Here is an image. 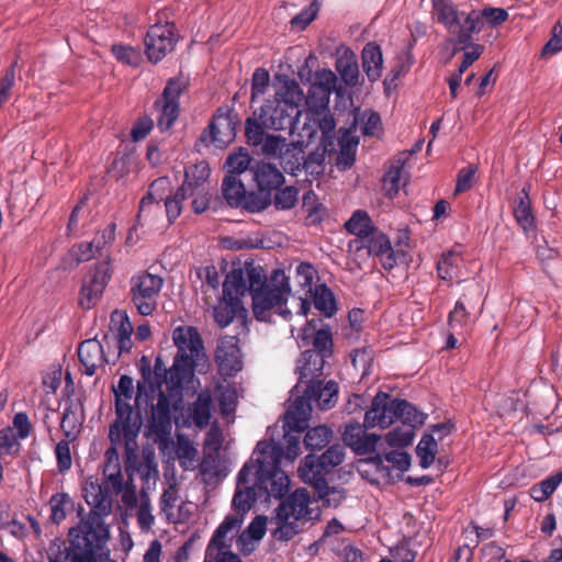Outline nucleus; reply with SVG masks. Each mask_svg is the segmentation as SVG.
Here are the masks:
<instances>
[{
	"mask_svg": "<svg viewBox=\"0 0 562 562\" xmlns=\"http://www.w3.org/2000/svg\"><path fill=\"white\" fill-rule=\"evenodd\" d=\"M189 79L182 75L169 78L161 95L154 102L156 124L160 132L169 131L180 114V95L188 89Z\"/></svg>",
	"mask_w": 562,
	"mask_h": 562,
	"instance_id": "f8f14e48",
	"label": "nucleus"
},
{
	"mask_svg": "<svg viewBox=\"0 0 562 562\" xmlns=\"http://www.w3.org/2000/svg\"><path fill=\"white\" fill-rule=\"evenodd\" d=\"M71 499L66 493H56L49 499L50 506V521L59 525L66 518V505L70 504Z\"/></svg>",
	"mask_w": 562,
	"mask_h": 562,
	"instance_id": "864d4df0",
	"label": "nucleus"
},
{
	"mask_svg": "<svg viewBox=\"0 0 562 562\" xmlns=\"http://www.w3.org/2000/svg\"><path fill=\"white\" fill-rule=\"evenodd\" d=\"M402 169L398 166H391L383 177L384 189L389 198H394L400 191Z\"/></svg>",
	"mask_w": 562,
	"mask_h": 562,
	"instance_id": "774afa93",
	"label": "nucleus"
},
{
	"mask_svg": "<svg viewBox=\"0 0 562 562\" xmlns=\"http://www.w3.org/2000/svg\"><path fill=\"white\" fill-rule=\"evenodd\" d=\"M460 14H463V18H459L448 32L454 37L457 44L468 47L473 41V35L481 32L484 21L480 20L479 11L475 10L469 13L461 11Z\"/></svg>",
	"mask_w": 562,
	"mask_h": 562,
	"instance_id": "c85d7f7f",
	"label": "nucleus"
},
{
	"mask_svg": "<svg viewBox=\"0 0 562 562\" xmlns=\"http://www.w3.org/2000/svg\"><path fill=\"white\" fill-rule=\"evenodd\" d=\"M251 166V158L244 148H239L238 151L229 154L225 161L227 175H236L237 177L245 171L250 172Z\"/></svg>",
	"mask_w": 562,
	"mask_h": 562,
	"instance_id": "de8ad7c7",
	"label": "nucleus"
},
{
	"mask_svg": "<svg viewBox=\"0 0 562 562\" xmlns=\"http://www.w3.org/2000/svg\"><path fill=\"white\" fill-rule=\"evenodd\" d=\"M561 483L562 471H558L541 482L533 484L529 490V495L536 502H544L553 494Z\"/></svg>",
	"mask_w": 562,
	"mask_h": 562,
	"instance_id": "a18cd8bd",
	"label": "nucleus"
},
{
	"mask_svg": "<svg viewBox=\"0 0 562 562\" xmlns=\"http://www.w3.org/2000/svg\"><path fill=\"white\" fill-rule=\"evenodd\" d=\"M142 362H144L140 367L143 381L137 382L135 403L138 405L143 394H145L146 398H149L157 392V403L150 406L147 427L151 434L162 438L170 435L172 428L170 400L161 390V382L154 383L151 381V370L149 364L146 363V357L142 358Z\"/></svg>",
	"mask_w": 562,
	"mask_h": 562,
	"instance_id": "0eeeda50",
	"label": "nucleus"
},
{
	"mask_svg": "<svg viewBox=\"0 0 562 562\" xmlns=\"http://www.w3.org/2000/svg\"><path fill=\"white\" fill-rule=\"evenodd\" d=\"M283 428L285 440L284 458L289 461H293L300 453L301 432L304 430L290 429L289 426L285 425V422L283 423Z\"/></svg>",
	"mask_w": 562,
	"mask_h": 562,
	"instance_id": "6e6d98bb",
	"label": "nucleus"
},
{
	"mask_svg": "<svg viewBox=\"0 0 562 562\" xmlns=\"http://www.w3.org/2000/svg\"><path fill=\"white\" fill-rule=\"evenodd\" d=\"M254 465L245 463L237 474V487L232 501L233 508L237 514L245 516L256 501H262L257 492V485L249 484V476L252 474Z\"/></svg>",
	"mask_w": 562,
	"mask_h": 562,
	"instance_id": "412c9836",
	"label": "nucleus"
},
{
	"mask_svg": "<svg viewBox=\"0 0 562 562\" xmlns=\"http://www.w3.org/2000/svg\"><path fill=\"white\" fill-rule=\"evenodd\" d=\"M315 491L318 494V499L323 501V504L327 507L336 508L346 498V494H345L344 490H339L336 487H329L327 481H326V487L315 488Z\"/></svg>",
	"mask_w": 562,
	"mask_h": 562,
	"instance_id": "680f3d73",
	"label": "nucleus"
},
{
	"mask_svg": "<svg viewBox=\"0 0 562 562\" xmlns=\"http://www.w3.org/2000/svg\"><path fill=\"white\" fill-rule=\"evenodd\" d=\"M313 304L315 308L326 317H331L337 312L334 293L325 283L315 286L313 291Z\"/></svg>",
	"mask_w": 562,
	"mask_h": 562,
	"instance_id": "a19ab883",
	"label": "nucleus"
},
{
	"mask_svg": "<svg viewBox=\"0 0 562 562\" xmlns=\"http://www.w3.org/2000/svg\"><path fill=\"white\" fill-rule=\"evenodd\" d=\"M177 353L168 371V390L178 391L189 382L198 361L205 356L202 338L193 326H179L172 333Z\"/></svg>",
	"mask_w": 562,
	"mask_h": 562,
	"instance_id": "20e7f679",
	"label": "nucleus"
},
{
	"mask_svg": "<svg viewBox=\"0 0 562 562\" xmlns=\"http://www.w3.org/2000/svg\"><path fill=\"white\" fill-rule=\"evenodd\" d=\"M324 364L325 360L317 352L311 350L303 351L297 360L296 373L299 374V380L292 389V394L301 393V389L311 381L321 380Z\"/></svg>",
	"mask_w": 562,
	"mask_h": 562,
	"instance_id": "5701e85b",
	"label": "nucleus"
},
{
	"mask_svg": "<svg viewBox=\"0 0 562 562\" xmlns=\"http://www.w3.org/2000/svg\"><path fill=\"white\" fill-rule=\"evenodd\" d=\"M336 70L347 86L355 87L358 85L359 67L356 55L351 50H345V53L336 59Z\"/></svg>",
	"mask_w": 562,
	"mask_h": 562,
	"instance_id": "4c0bfd02",
	"label": "nucleus"
},
{
	"mask_svg": "<svg viewBox=\"0 0 562 562\" xmlns=\"http://www.w3.org/2000/svg\"><path fill=\"white\" fill-rule=\"evenodd\" d=\"M345 228L350 234L358 236L362 241L376 227L372 225V221L366 211L358 210L345 223Z\"/></svg>",
	"mask_w": 562,
	"mask_h": 562,
	"instance_id": "37998d69",
	"label": "nucleus"
},
{
	"mask_svg": "<svg viewBox=\"0 0 562 562\" xmlns=\"http://www.w3.org/2000/svg\"><path fill=\"white\" fill-rule=\"evenodd\" d=\"M327 449L321 454H307L299 468L300 477L314 488L326 487L327 475L338 465H340L346 457L344 445L334 443L327 446Z\"/></svg>",
	"mask_w": 562,
	"mask_h": 562,
	"instance_id": "1a4fd4ad",
	"label": "nucleus"
},
{
	"mask_svg": "<svg viewBox=\"0 0 562 562\" xmlns=\"http://www.w3.org/2000/svg\"><path fill=\"white\" fill-rule=\"evenodd\" d=\"M384 460L400 472H405L411 465V456L405 451L393 450L385 453L384 459L376 454L368 459V463L371 464L375 472L382 477H391V467L384 464Z\"/></svg>",
	"mask_w": 562,
	"mask_h": 562,
	"instance_id": "c756f323",
	"label": "nucleus"
},
{
	"mask_svg": "<svg viewBox=\"0 0 562 562\" xmlns=\"http://www.w3.org/2000/svg\"><path fill=\"white\" fill-rule=\"evenodd\" d=\"M169 184V180L166 177L154 180L147 193L142 198L139 202V210L136 215V224L144 225L142 220L145 222L149 220L151 215L161 213V201H165V211L169 223H172L181 213L182 202L189 196L184 193V189L178 188L172 196H167L166 190Z\"/></svg>",
	"mask_w": 562,
	"mask_h": 562,
	"instance_id": "6e6552de",
	"label": "nucleus"
},
{
	"mask_svg": "<svg viewBox=\"0 0 562 562\" xmlns=\"http://www.w3.org/2000/svg\"><path fill=\"white\" fill-rule=\"evenodd\" d=\"M366 426L359 423L346 425L342 439L346 446L350 447L358 456L369 454L375 451L380 436L367 434Z\"/></svg>",
	"mask_w": 562,
	"mask_h": 562,
	"instance_id": "a878e982",
	"label": "nucleus"
},
{
	"mask_svg": "<svg viewBox=\"0 0 562 562\" xmlns=\"http://www.w3.org/2000/svg\"><path fill=\"white\" fill-rule=\"evenodd\" d=\"M514 216L518 225L528 233L535 228V216L531 211L529 187H524L514 204Z\"/></svg>",
	"mask_w": 562,
	"mask_h": 562,
	"instance_id": "f704fd0d",
	"label": "nucleus"
},
{
	"mask_svg": "<svg viewBox=\"0 0 562 562\" xmlns=\"http://www.w3.org/2000/svg\"><path fill=\"white\" fill-rule=\"evenodd\" d=\"M434 14L437 18V21L445 25L448 30H451L454 26V22L459 18H463V14H460L461 11H458L456 5L451 0H431Z\"/></svg>",
	"mask_w": 562,
	"mask_h": 562,
	"instance_id": "c03bdc74",
	"label": "nucleus"
},
{
	"mask_svg": "<svg viewBox=\"0 0 562 562\" xmlns=\"http://www.w3.org/2000/svg\"><path fill=\"white\" fill-rule=\"evenodd\" d=\"M400 405H405L401 398H391L387 393L378 392L372 400L371 408L364 414V426L389 428L398 418Z\"/></svg>",
	"mask_w": 562,
	"mask_h": 562,
	"instance_id": "dca6fc26",
	"label": "nucleus"
},
{
	"mask_svg": "<svg viewBox=\"0 0 562 562\" xmlns=\"http://www.w3.org/2000/svg\"><path fill=\"white\" fill-rule=\"evenodd\" d=\"M255 474L257 492L262 496V502H269L271 497L281 499L270 518V524L274 526L271 536L277 541L292 540L303 531L306 521L319 518L321 510L310 507L311 494L306 488H296L285 497L290 488V479L282 469L257 470Z\"/></svg>",
	"mask_w": 562,
	"mask_h": 562,
	"instance_id": "f257e3e1",
	"label": "nucleus"
},
{
	"mask_svg": "<svg viewBox=\"0 0 562 562\" xmlns=\"http://www.w3.org/2000/svg\"><path fill=\"white\" fill-rule=\"evenodd\" d=\"M382 50L378 44L370 42L362 50V67L370 81H376L382 71Z\"/></svg>",
	"mask_w": 562,
	"mask_h": 562,
	"instance_id": "72a5a7b5",
	"label": "nucleus"
},
{
	"mask_svg": "<svg viewBox=\"0 0 562 562\" xmlns=\"http://www.w3.org/2000/svg\"><path fill=\"white\" fill-rule=\"evenodd\" d=\"M162 285L164 279L160 276L147 271L132 277L130 295L140 315H150L156 310Z\"/></svg>",
	"mask_w": 562,
	"mask_h": 562,
	"instance_id": "ddd939ff",
	"label": "nucleus"
},
{
	"mask_svg": "<svg viewBox=\"0 0 562 562\" xmlns=\"http://www.w3.org/2000/svg\"><path fill=\"white\" fill-rule=\"evenodd\" d=\"M74 439H63L60 440L55 448V454L57 460V468L60 473L68 471L71 468L72 460L69 443Z\"/></svg>",
	"mask_w": 562,
	"mask_h": 562,
	"instance_id": "0e129e2a",
	"label": "nucleus"
},
{
	"mask_svg": "<svg viewBox=\"0 0 562 562\" xmlns=\"http://www.w3.org/2000/svg\"><path fill=\"white\" fill-rule=\"evenodd\" d=\"M78 358L82 367V373L92 376L97 370L109 363L103 346L97 339H87L78 347Z\"/></svg>",
	"mask_w": 562,
	"mask_h": 562,
	"instance_id": "cd10ccee",
	"label": "nucleus"
},
{
	"mask_svg": "<svg viewBox=\"0 0 562 562\" xmlns=\"http://www.w3.org/2000/svg\"><path fill=\"white\" fill-rule=\"evenodd\" d=\"M362 246L368 249L370 255H374L385 270H392L398 262L405 260L406 252L403 249H394L390 238L381 231L375 228L362 241Z\"/></svg>",
	"mask_w": 562,
	"mask_h": 562,
	"instance_id": "aec40b11",
	"label": "nucleus"
},
{
	"mask_svg": "<svg viewBox=\"0 0 562 562\" xmlns=\"http://www.w3.org/2000/svg\"><path fill=\"white\" fill-rule=\"evenodd\" d=\"M482 288L479 284L469 285L454 308L448 315V326L453 333H461L471 322L474 311H482Z\"/></svg>",
	"mask_w": 562,
	"mask_h": 562,
	"instance_id": "2eb2a0df",
	"label": "nucleus"
},
{
	"mask_svg": "<svg viewBox=\"0 0 562 562\" xmlns=\"http://www.w3.org/2000/svg\"><path fill=\"white\" fill-rule=\"evenodd\" d=\"M111 279L110 259L95 265L88 276L85 277L79 296V305L91 308L101 297L108 282Z\"/></svg>",
	"mask_w": 562,
	"mask_h": 562,
	"instance_id": "f3484780",
	"label": "nucleus"
},
{
	"mask_svg": "<svg viewBox=\"0 0 562 562\" xmlns=\"http://www.w3.org/2000/svg\"><path fill=\"white\" fill-rule=\"evenodd\" d=\"M83 497L91 507V514L99 517L106 516L112 510V501L108 491L98 483H86L83 487Z\"/></svg>",
	"mask_w": 562,
	"mask_h": 562,
	"instance_id": "7c9ffc66",
	"label": "nucleus"
},
{
	"mask_svg": "<svg viewBox=\"0 0 562 562\" xmlns=\"http://www.w3.org/2000/svg\"><path fill=\"white\" fill-rule=\"evenodd\" d=\"M299 139L286 144L279 155L283 170L292 176H299L302 171L307 176L317 178L324 172L326 149L315 148L307 155L304 147L315 137V123L304 122L297 132Z\"/></svg>",
	"mask_w": 562,
	"mask_h": 562,
	"instance_id": "39448f33",
	"label": "nucleus"
},
{
	"mask_svg": "<svg viewBox=\"0 0 562 562\" xmlns=\"http://www.w3.org/2000/svg\"><path fill=\"white\" fill-rule=\"evenodd\" d=\"M405 405H400V414L397 420H402L403 425L415 428L424 423V415L406 400H401Z\"/></svg>",
	"mask_w": 562,
	"mask_h": 562,
	"instance_id": "4d7b16f0",
	"label": "nucleus"
},
{
	"mask_svg": "<svg viewBox=\"0 0 562 562\" xmlns=\"http://www.w3.org/2000/svg\"><path fill=\"white\" fill-rule=\"evenodd\" d=\"M136 470L144 484L148 485L151 480L156 482L159 472L157 469L155 453L153 451L144 452L143 460L139 462Z\"/></svg>",
	"mask_w": 562,
	"mask_h": 562,
	"instance_id": "603ef678",
	"label": "nucleus"
},
{
	"mask_svg": "<svg viewBox=\"0 0 562 562\" xmlns=\"http://www.w3.org/2000/svg\"><path fill=\"white\" fill-rule=\"evenodd\" d=\"M238 342L236 336L222 337L217 342L215 360L220 370L227 375H233L243 368Z\"/></svg>",
	"mask_w": 562,
	"mask_h": 562,
	"instance_id": "4be33fe9",
	"label": "nucleus"
},
{
	"mask_svg": "<svg viewBox=\"0 0 562 562\" xmlns=\"http://www.w3.org/2000/svg\"><path fill=\"white\" fill-rule=\"evenodd\" d=\"M303 91L299 82L286 76L280 81L273 99H268L260 108L259 120L274 131H289L290 135L301 131L300 116Z\"/></svg>",
	"mask_w": 562,
	"mask_h": 562,
	"instance_id": "7ed1b4c3",
	"label": "nucleus"
},
{
	"mask_svg": "<svg viewBox=\"0 0 562 562\" xmlns=\"http://www.w3.org/2000/svg\"><path fill=\"white\" fill-rule=\"evenodd\" d=\"M333 438V430L326 425H318L310 428L303 439L306 450L311 452L319 451L326 448Z\"/></svg>",
	"mask_w": 562,
	"mask_h": 562,
	"instance_id": "ea45409f",
	"label": "nucleus"
},
{
	"mask_svg": "<svg viewBox=\"0 0 562 562\" xmlns=\"http://www.w3.org/2000/svg\"><path fill=\"white\" fill-rule=\"evenodd\" d=\"M299 192V189L294 186L281 187L273 192L271 204L277 210H290L297 203Z\"/></svg>",
	"mask_w": 562,
	"mask_h": 562,
	"instance_id": "09e8293b",
	"label": "nucleus"
},
{
	"mask_svg": "<svg viewBox=\"0 0 562 562\" xmlns=\"http://www.w3.org/2000/svg\"><path fill=\"white\" fill-rule=\"evenodd\" d=\"M115 228L116 224L110 223L109 225H106L104 229L98 232L94 235L93 239L91 240V244L95 248L98 254L101 255V251L103 249L112 245V243L115 239Z\"/></svg>",
	"mask_w": 562,
	"mask_h": 562,
	"instance_id": "338daca9",
	"label": "nucleus"
},
{
	"mask_svg": "<svg viewBox=\"0 0 562 562\" xmlns=\"http://www.w3.org/2000/svg\"><path fill=\"white\" fill-rule=\"evenodd\" d=\"M562 50V25L557 23L553 25L549 41L543 45L540 57L548 58Z\"/></svg>",
	"mask_w": 562,
	"mask_h": 562,
	"instance_id": "13d9d810",
	"label": "nucleus"
},
{
	"mask_svg": "<svg viewBox=\"0 0 562 562\" xmlns=\"http://www.w3.org/2000/svg\"><path fill=\"white\" fill-rule=\"evenodd\" d=\"M333 336L328 326L315 331L311 351L317 352L325 360L333 355Z\"/></svg>",
	"mask_w": 562,
	"mask_h": 562,
	"instance_id": "8fccbe9b",
	"label": "nucleus"
},
{
	"mask_svg": "<svg viewBox=\"0 0 562 562\" xmlns=\"http://www.w3.org/2000/svg\"><path fill=\"white\" fill-rule=\"evenodd\" d=\"M265 128H267L262 122L256 116L246 119L245 122V136L247 143L252 146H258L262 143L265 135Z\"/></svg>",
	"mask_w": 562,
	"mask_h": 562,
	"instance_id": "5fc2aeb1",
	"label": "nucleus"
},
{
	"mask_svg": "<svg viewBox=\"0 0 562 562\" xmlns=\"http://www.w3.org/2000/svg\"><path fill=\"white\" fill-rule=\"evenodd\" d=\"M209 164L204 160L199 161L186 169L184 180L180 189H184L188 195H194L195 192L206 190V182L210 177Z\"/></svg>",
	"mask_w": 562,
	"mask_h": 562,
	"instance_id": "2f4dec72",
	"label": "nucleus"
},
{
	"mask_svg": "<svg viewBox=\"0 0 562 562\" xmlns=\"http://www.w3.org/2000/svg\"><path fill=\"white\" fill-rule=\"evenodd\" d=\"M338 384L330 380L323 384L322 380L311 381L294 394L295 400L285 413V425L290 429L305 430L314 402L321 409L331 408L338 398Z\"/></svg>",
	"mask_w": 562,
	"mask_h": 562,
	"instance_id": "423d86ee",
	"label": "nucleus"
},
{
	"mask_svg": "<svg viewBox=\"0 0 562 562\" xmlns=\"http://www.w3.org/2000/svg\"><path fill=\"white\" fill-rule=\"evenodd\" d=\"M18 60H14L0 79V108L9 100L10 91L15 83Z\"/></svg>",
	"mask_w": 562,
	"mask_h": 562,
	"instance_id": "052dcab7",
	"label": "nucleus"
},
{
	"mask_svg": "<svg viewBox=\"0 0 562 562\" xmlns=\"http://www.w3.org/2000/svg\"><path fill=\"white\" fill-rule=\"evenodd\" d=\"M79 425V419L72 406L70 405L65 407L60 422V428L64 432L65 438L75 440L77 428Z\"/></svg>",
	"mask_w": 562,
	"mask_h": 562,
	"instance_id": "e2e57ef3",
	"label": "nucleus"
},
{
	"mask_svg": "<svg viewBox=\"0 0 562 562\" xmlns=\"http://www.w3.org/2000/svg\"><path fill=\"white\" fill-rule=\"evenodd\" d=\"M250 173L256 190H251L249 207L262 212L271 205L273 192L284 184L285 178L276 165L263 160L252 164Z\"/></svg>",
	"mask_w": 562,
	"mask_h": 562,
	"instance_id": "9b49d317",
	"label": "nucleus"
},
{
	"mask_svg": "<svg viewBox=\"0 0 562 562\" xmlns=\"http://www.w3.org/2000/svg\"><path fill=\"white\" fill-rule=\"evenodd\" d=\"M177 42L175 25H153L145 36V52L148 59L156 64L172 52Z\"/></svg>",
	"mask_w": 562,
	"mask_h": 562,
	"instance_id": "a211bd4d",
	"label": "nucleus"
},
{
	"mask_svg": "<svg viewBox=\"0 0 562 562\" xmlns=\"http://www.w3.org/2000/svg\"><path fill=\"white\" fill-rule=\"evenodd\" d=\"M244 521V516L236 513V515H228L223 522L214 531L212 539L206 548V555L212 557L214 550H223L229 546L225 543L224 539L232 530L238 529Z\"/></svg>",
	"mask_w": 562,
	"mask_h": 562,
	"instance_id": "473e14b6",
	"label": "nucleus"
},
{
	"mask_svg": "<svg viewBox=\"0 0 562 562\" xmlns=\"http://www.w3.org/2000/svg\"><path fill=\"white\" fill-rule=\"evenodd\" d=\"M212 396L209 390L201 391L190 408V416L194 425L205 428L211 418Z\"/></svg>",
	"mask_w": 562,
	"mask_h": 562,
	"instance_id": "c9c22d12",
	"label": "nucleus"
},
{
	"mask_svg": "<svg viewBox=\"0 0 562 562\" xmlns=\"http://www.w3.org/2000/svg\"><path fill=\"white\" fill-rule=\"evenodd\" d=\"M437 441L432 435L425 434L416 448V453L419 458V464L423 469L429 468L436 458Z\"/></svg>",
	"mask_w": 562,
	"mask_h": 562,
	"instance_id": "49530a36",
	"label": "nucleus"
},
{
	"mask_svg": "<svg viewBox=\"0 0 562 562\" xmlns=\"http://www.w3.org/2000/svg\"><path fill=\"white\" fill-rule=\"evenodd\" d=\"M222 195L231 207L243 209L249 213H259V210L249 207L252 191H247L244 182L236 175H226L222 181Z\"/></svg>",
	"mask_w": 562,
	"mask_h": 562,
	"instance_id": "b1692460",
	"label": "nucleus"
},
{
	"mask_svg": "<svg viewBox=\"0 0 562 562\" xmlns=\"http://www.w3.org/2000/svg\"><path fill=\"white\" fill-rule=\"evenodd\" d=\"M414 438V428L403 425V427H397L391 430L387 436V442L392 447H406L412 443Z\"/></svg>",
	"mask_w": 562,
	"mask_h": 562,
	"instance_id": "bf43d9fd",
	"label": "nucleus"
},
{
	"mask_svg": "<svg viewBox=\"0 0 562 562\" xmlns=\"http://www.w3.org/2000/svg\"><path fill=\"white\" fill-rule=\"evenodd\" d=\"M130 401L131 400L115 398L116 420L110 426L109 431V438L112 443L120 442L122 431L126 440V446H128V442L134 440L138 434L140 427V423L138 422L139 414H136L135 420L133 422L134 411Z\"/></svg>",
	"mask_w": 562,
	"mask_h": 562,
	"instance_id": "6ab92c4d",
	"label": "nucleus"
},
{
	"mask_svg": "<svg viewBox=\"0 0 562 562\" xmlns=\"http://www.w3.org/2000/svg\"><path fill=\"white\" fill-rule=\"evenodd\" d=\"M329 97L330 92L328 88L312 83L305 98L308 111L314 115H321L322 112L327 111Z\"/></svg>",
	"mask_w": 562,
	"mask_h": 562,
	"instance_id": "79ce46f5",
	"label": "nucleus"
},
{
	"mask_svg": "<svg viewBox=\"0 0 562 562\" xmlns=\"http://www.w3.org/2000/svg\"><path fill=\"white\" fill-rule=\"evenodd\" d=\"M254 453L259 456L248 462L254 465L252 473L257 472V470L271 471L281 469L280 463L284 458V449L279 442L261 440L257 443Z\"/></svg>",
	"mask_w": 562,
	"mask_h": 562,
	"instance_id": "bb28decb",
	"label": "nucleus"
},
{
	"mask_svg": "<svg viewBox=\"0 0 562 562\" xmlns=\"http://www.w3.org/2000/svg\"><path fill=\"white\" fill-rule=\"evenodd\" d=\"M21 452V442L11 427L0 429V458L3 456L18 457Z\"/></svg>",
	"mask_w": 562,
	"mask_h": 562,
	"instance_id": "3c124183",
	"label": "nucleus"
},
{
	"mask_svg": "<svg viewBox=\"0 0 562 562\" xmlns=\"http://www.w3.org/2000/svg\"><path fill=\"white\" fill-rule=\"evenodd\" d=\"M82 536L77 535L71 540V552L68 553L69 562H97L98 544L97 532L91 525L85 522L81 528Z\"/></svg>",
	"mask_w": 562,
	"mask_h": 562,
	"instance_id": "393cba45",
	"label": "nucleus"
},
{
	"mask_svg": "<svg viewBox=\"0 0 562 562\" xmlns=\"http://www.w3.org/2000/svg\"><path fill=\"white\" fill-rule=\"evenodd\" d=\"M245 294L249 293L252 300V312L258 321H267L268 314L276 308L277 312L286 317L291 312L283 308L291 292L289 278L283 270H274L270 278L260 266L246 262L241 268Z\"/></svg>",
	"mask_w": 562,
	"mask_h": 562,
	"instance_id": "f03ea898",
	"label": "nucleus"
},
{
	"mask_svg": "<svg viewBox=\"0 0 562 562\" xmlns=\"http://www.w3.org/2000/svg\"><path fill=\"white\" fill-rule=\"evenodd\" d=\"M237 113L229 108H218L209 124L203 131L200 140L206 145L212 144L223 148L232 143L236 136Z\"/></svg>",
	"mask_w": 562,
	"mask_h": 562,
	"instance_id": "4468645a",
	"label": "nucleus"
},
{
	"mask_svg": "<svg viewBox=\"0 0 562 562\" xmlns=\"http://www.w3.org/2000/svg\"><path fill=\"white\" fill-rule=\"evenodd\" d=\"M269 72L265 68H257L251 78V102L266 92L269 86Z\"/></svg>",
	"mask_w": 562,
	"mask_h": 562,
	"instance_id": "69168bd1",
	"label": "nucleus"
},
{
	"mask_svg": "<svg viewBox=\"0 0 562 562\" xmlns=\"http://www.w3.org/2000/svg\"><path fill=\"white\" fill-rule=\"evenodd\" d=\"M103 474L112 484L113 488L121 491L123 485V475L121 472V463L119 451L111 446L104 453Z\"/></svg>",
	"mask_w": 562,
	"mask_h": 562,
	"instance_id": "58836bf2",
	"label": "nucleus"
},
{
	"mask_svg": "<svg viewBox=\"0 0 562 562\" xmlns=\"http://www.w3.org/2000/svg\"><path fill=\"white\" fill-rule=\"evenodd\" d=\"M317 117H310L307 114L305 117V122L315 123V134L317 130L322 133V138L319 145L316 148H323L327 150L328 146L333 145V139L335 137L336 122L334 116L327 111L322 112L321 115H316Z\"/></svg>",
	"mask_w": 562,
	"mask_h": 562,
	"instance_id": "e433bc0d",
	"label": "nucleus"
},
{
	"mask_svg": "<svg viewBox=\"0 0 562 562\" xmlns=\"http://www.w3.org/2000/svg\"><path fill=\"white\" fill-rule=\"evenodd\" d=\"M241 268H233L223 283V300L214 307L213 314L220 327L228 326L235 317L246 315L240 297L245 295Z\"/></svg>",
	"mask_w": 562,
	"mask_h": 562,
	"instance_id": "9d476101",
	"label": "nucleus"
}]
</instances>
